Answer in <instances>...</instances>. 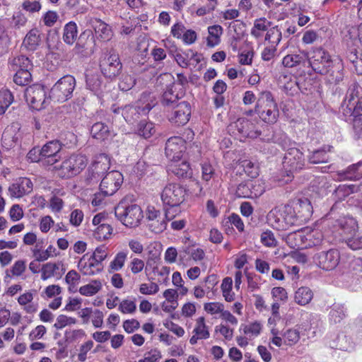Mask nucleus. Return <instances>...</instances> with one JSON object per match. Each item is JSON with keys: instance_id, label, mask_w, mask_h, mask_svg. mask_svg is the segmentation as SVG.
<instances>
[{"instance_id": "nucleus-53", "label": "nucleus", "mask_w": 362, "mask_h": 362, "mask_svg": "<svg viewBox=\"0 0 362 362\" xmlns=\"http://www.w3.org/2000/svg\"><path fill=\"white\" fill-rule=\"evenodd\" d=\"M55 251V248L49 245L45 250L41 251L40 249L35 248L33 250V257L35 258L37 262H43L47 260L51 255L52 253Z\"/></svg>"}, {"instance_id": "nucleus-8", "label": "nucleus", "mask_w": 362, "mask_h": 362, "mask_svg": "<svg viewBox=\"0 0 362 362\" xmlns=\"http://www.w3.org/2000/svg\"><path fill=\"white\" fill-rule=\"evenodd\" d=\"M307 61L312 69L320 74L329 73L334 63L329 53L320 47L308 52Z\"/></svg>"}, {"instance_id": "nucleus-47", "label": "nucleus", "mask_w": 362, "mask_h": 362, "mask_svg": "<svg viewBox=\"0 0 362 362\" xmlns=\"http://www.w3.org/2000/svg\"><path fill=\"white\" fill-rule=\"evenodd\" d=\"M108 133V127L102 122H96L92 125V137L94 139L104 140Z\"/></svg>"}, {"instance_id": "nucleus-60", "label": "nucleus", "mask_w": 362, "mask_h": 362, "mask_svg": "<svg viewBox=\"0 0 362 362\" xmlns=\"http://www.w3.org/2000/svg\"><path fill=\"white\" fill-rule=\"evenodd\" d=\"M261 243L267 247H275L277 245L274 233L269 230L264 231L261 235Z\"/></svg>"}, {"instance_id": "nucleus-37", "label": "nucleus", "mask_w": 362, "mask_h": 362, "mask_svg": "<svg viewBox=\"0 0 362 362\" xmlns=\"http://www.w3.org/2000/svg\"><path fill=\"white\" fill-rule=\"evenodd\" d=\"M93 231V236L98 240H105L110 238L112 233V228L109 223H103L100 226H95Z\"/></svg>"}, {"instance_id": "nucleus-21", "label": "nucleus", "mask_w": 362, "mask_h": 362, "mask_svg": "<svg viewBox=\"0 0 362 362\" xmlns=\"http://www.w3.org/2000/svg\"><path fill=\"white\" fill-rule=\"evenodd\" d=\"M110 160L107 155L101 153L96 156L92 162V180H100L109 170Z\"/></svg>"}, {"instance_id": "nucleus-28", "label": "nucleus", "mask_w": 362, "mask_h": 362, "mask_svg": "<svg viewBox=\"0 0 362 362\" xmlns=\"http://www.w3.org/2000/svg\"><path fill=\"white\" fill-rule=\"evenodd\" d=\"M169 170L180 178L190 177L192 174L189 164L187 161H182L180 163L174 162L169 166Z\"/></svg>"}, {"instance_id": "nucleus-52", "label": "nucleus", "mask_w": 362, "mask_h": 362, "mask_svg": "<svg viewBox=\"0 0 362 362\" xmlns=\"http://www.w3.org/2000/svg\"><path fill=\"white\" fill-rule=\"evenodd\" d=\"M352 250H362V235H351L343 240Z\"/></svg>"}, {"instance_id": "nucleus-35", "label": "nucleus", "mask_w": 362, "mask_h": 362, "mask_svg": "<svg viewBox=\"0 0 362 362\" xmlns=\"http://www.w3.org/2000/svg\"><path fill=\"white\" fill-rule=\"evenodd\" d=\"M327 80L331 83H338L342 81L344 74L342 72V64L340 62L332 64L330 71L327 74Z\"/></svg>"}, {"instance_id": "nucleus-43", "label": "nucleus", "mask_w": 362, "mask_h": 362, "mask_svg": "<svg viewBox=\"0 0 362 362\" xmlns=\"http://www.w3.org/2000/svg\"><path fill=\"white\" fill-rule=\"evenodd\" d=\"M32 69H21L16 73L13 76V81L16 84L21 86H27L32 80L30 70Z\"/></svg>"}, {"instance_id": "nucleus-5", "label": "nucleus", "mask_w": 362, "mask_h": 362, "mask_svg": "<svg viewBox=\"0 0 362 362\" xmlns=\"http://www.w3.org/2000/svg\"><path fill=\"white\" fill-rule=\"evenodd\" d=\"M295 210L289 204L272 209L267 215L269 224L277 230H288L296 224Z\"/></svg>"}, {"instance_id": "nucleus-4", "label": "nucleus", "mask_w": 362, "mask_h": 362, "mask_svg": "<svg viewBox=\"0 0 362 362\" xmlns=\"http://www.w3.org/2000/svg\"><path fill=\"white\" fill-rule=\"evenodd\" d=\"M156 98L150 92H144L136 105H127L123 108L114 110L115 113L121 112L123 117L127 122L136 119L139 115H147L156 105Z\"/></svg>"}, {"instance_id": "nucleus-1", "label": "nucleus", "mask_w": 362, "mask_h": 362, "mask_svg": "<svg viewBox=\"0 0 362 362\" xmlns=\"http://www.w3.org/2000/svg\"><path fill=\"white\" fill-rule=\"evenodd\" d=\"M346 107H342L346 117H353V128L358 138H362V95L359 87L354 85L349 88L344 100Z\"/></svg>"}, {"instance_id": "nucleus-30", "label": "nucleus", "mask_w": 362, "mask_h": 362, "mask_svg": "<svg viewBox=\"0 0 362 362\" xmlns=\"http://www.w3.org/2000/svg\"><path fill=\"white\" fill-rule=\"evenodd\" d=\"M308 52H300L299 54H289L282 59V64L285 67L293 68L307 61Z\"/></svg>"}, {"instance_id": "nucleus-26", "label": "nucleus", "mask_w": 362, "mask_h": 362, "mask_svg": "<svg viewBox=\"0 0 362 362\" xmlns=\"http://www.w3.org/2000/svg\"><path fill=\"white\" fill-rule=\"evenodd\" d=\"M305 229V248L320 245L323 240V233L318 229Z\"/></svg>"}, {"instance_id": "nucleus-39", "label": "nucleus", "mask_w": 362, "mask_h": 362, "mask_svg": "<svg viewBox=\"0 0 362 362\" xmlns=\"http://www.w3.org/2000/svg\"><path fill=\"white\" fill-rule=\"evenodd\" d=\"M77 33L76 24L74 22H69L64 28V41L69 45H72L76 39Z\"/></svg>"}, {"instance_id": "nucleus-64", "label": "nucleus", "mask_w": 362, "mask_h": 362, "mask_svg": "<svg viewBox=\"0 0 362 362\" xmlns=\"http://www.w3.org/2000/svg\"><path fill=\"white\" fill-rule=\"evenodd\" d=\"M119 310L124 314L133 313L136 309L134 301L130 300H123L118 308Z\"/></svg>"}, {"instance_id": "nucleus-14", "label": "nucleus", "mask_w": 362, "mask_h": 362, "mask_svg": "<svg viewBox=\"0 0 362 362\" xmlns=\"http://www.w3.org/2000/svg\"><path fill=\"white\" fill-rule=\"evenodd\" d=\"M340 261V253L336 249L320 251L313 256L314 263L320 268L331 271L337 267Z\"/></svg>"}, {"instance_id": "nucleus-9", "label": "nucleus", "mask_w": 362, "mask_h": 362, "mask_svg": "<svg viewBox=\"0 0 362 362\" xmlns=\"http://www.w3.org/2000/svg\"><path fill=\"white\" fill-rule=\"evenodd\" d=\"M86 165V159L81 155H71L59 165H55L57 175L62 178H70L78 175Z\"/></svg>"}, {"instance_id": "nucleus-40", "label": "nucleus", "mask_w": 362, "mask_h": 362, "mask_svg": "<svg viewBox=\"0 0 362 362\" xmlns=\"http://www.w3.org/2000/svg\"><path fill=\"white\" fill-rule=\"evenodd\" d=\"M270 22L266 18H259L255 21L254 25L251 30V35L255 38H259L262 35V33L268 29Z\"/></svg>"}, {"instance_id": "nucleus-7", "label": "nucleus", "mask_w": 362, "mask_h": 362, "mask_svg": "<svg viewBox=\"0 0 362 362\" xmlns=\"http://www.w3.org/2000/svg\"><path fill=\"white\" fill-rule=\"evenodd\" d=\"M122 66L119 54L113 49L103 52L99 59V67L102 74L111 80L120 74Z\"/></svg>"}, {"instance_id": "nucleus-25", "label": "nucleus", "mask_w": 362, "mask_h": 362, "mask_svg": "<svg viewBox=\"0 0 362 362\" xmlns=\"http://www.w3.org/2000/svg\"><path fill=\"white\" fill-rule=\"evenodd\" d=\"M92 27L95 30V37L100 41H107L111 38L112 31L110 27L99 19L92 21Z\"/></svg>"}, {"instance_id": "nucleus-24", "label": "nucleus", "mask_w": 362, "mask_h": 362, "mask_svg": "<svg viewBox=\"0 0 362 362\" xmlns=\"http://www.w3.org/2000/svg\"><path fill=\"white\" fill-rule=\"evenodd\" d=\"M286 242L293 249L305 248V229L288 233Z\"/></svg>"}, {"instance_id": "nucleus-57", "label": "nucleus", "mask_w": 362, "mask_h": 362, "mask_svg": "<svg viewBox=\"0 0 362 362\" xmlns=\"http://www.w3.org/2000/svg\"><path fill=\"white\" fill-rule=\"evenodd\" d=\"M338 346L340 350L350 352L354 350L356 344L351 337L344 335L339 337Z\"/></svg>"}, {"instance_id": "nucleus-33", "label": "nucleus", "mask_w": 362, "mask_h": 362, "mask_svg": "<svg viewBox=\"0 0 362 362\" xmlns=\"http://www.w3.org/2000/svg\"><path fill=\"white\" fill-rule=\"evenodd\" d=\"M344 179L346 180H359L362 178V162L353 164L347 169L339 174Z\"/></svg>"}, {"instance_id": "nucleus-54", "label": "nucleus", "mask_w": 362, "mask_h": 362, "mask_svg": "<svg viewBox=\"0 0 362 362\" xmlns=\"http://www.w3.org/2000/svg\"><path fill=\"white\" fill-rule=\"evenodd\" d=\"M186 254H190L192 258L195 261L202 260L204 257V252L200 248L190 250V249L187 247L179 252V257L180 259H184L186 257Z\"/></svg>"}, {"instance_id": "nucleus-61", "label": "nucleus", "mask_w": 362, "mask_h": 362, "mask_svg": "<svg viewBox=\"0 0 362 362\" xmlns=\"http://www.w3.org/2000/svg\"><path fill=\"white\" fill-rule=\"evenodd\" d=\"M215 175V169L211 164L204 162L202 164V177L204 181H209Z\"/></svg>"}, {"instance_id": "nucleus-44", "label": "nucleus", "mask_w": 362, "mask_h": 362, "mask_svg": "<svg viewBox=\"0 0 362 362\" xmlns=\"http://www.w3.org/2000/svg\"><path fill=\"white\" fill-rule=\"evenodd\" d=\"M233 280L230 277H226L223 279L221 288L224 299L227 302L234 300L235 293L232 291Z\"/></svg>"}, {"instance_id": "nucleus-49", "label": "nucleus", "mask_w": 362, "mask_h": 362, "mask_svg": "<svg viewBox=\"0 0 362 362\" xmlns=\"http://www.w3.org/2000/svg\"><path fill=\"white\" fill-rule=\"evenodd\" d=\"M262 325L259 322H254L248 325H242L240 330L242 329L245 334L252 337H257L262 331Z\"/></svg>"}, {"instance_id": "nucleus-51", "label": "nucleus", "mask_w": 362, "mask_h": 362, "mask_svg": "<svg viewBox=\"0 0 362 362\" xmlns=\"http://www.w3.org/2000/svg\"><path fill=\"white\" fill-rule=\"evenodd\" d=\"M245 173L250 177L254 178L259 175L257 165L250 160H244L240 162Z\"/></svg>"}, {"instance_id": "nucleus-34", "label": "nucleus", "mask_w": 362, "mask_h": 362, "mask_svg": "<svg viewBox=\"0 0 362 362\" xmlns=\"http://www.w3.org/2000/svg\"><path fill=\"white\" fill-rule=\"evenodd\" d=\"M136 134L144 139H148L152 136L155 132V125L153 122L146 120H141L137 124Z\"/></svg>"}, {"instance_id": "nucleus-12", "label": "nucleus", "mask_w": 362, "mask_h": 362, "mask_svg": "<svg viewBox=\"0 0 362 362\" xmlns=\"http://www.w3.org/2000/svg\"><path fill=\"white\" fill-rule=\"evenodd\" d=\"M75 83V78L72 76H63L52 88L50 97L57 102H65L71 96Z\"/></svg>"}, {"instance_id": "nucleus-50", "label": "nucleus", "mask_w": 362, "mask_h": 362, "mask_svg": "<svg viewBox=\"0 0 362 362\" xmlns=\"http://www.w3.org/2000/svg\"><path fill=\"white\" fill-rule=\"evenodd\" d=\"M355 192H356L355 185H340L335 190V197L338 199L342 200Z\"/></svg>"}, {"instance_id": "nucleus-59", "label": "nucleus", "mask_w": 362, "mask_h": 362, "mask_svg": "<svg viewBox=\"0 0 362 362\" xmlns=\"http://www.w3.org/2000/svg\"><path fill=\"white\" fill-rule=\"evenodd\" d=\"M135 81L132 76L123 74L119 83V88L122 91H127L135 85Z\"/></svg>"}, {"instance_id": "nucleus-63", "label": "nucleus", "mask_w": 362, "mask_h": 362, "mask_svg": "<svg viewBox=\"0 0 362 362\" xmlns=\"http://www.w3.org/2000/svg\"><path fill=\"white\" fill-rule=\"evenodd\" d=\"M159 286L156 283L141 284L139 287V292L144 295H153L158 292Z\"/></svg>"}, {"instance_id": "nucleus-29", "label": "nucleus", "mask_w": 362, "mask_h": 362, "mask_svg": "<svg viewBox=\"0 0 362 362\" xmlns=\"http://www.w3.org/2000/svg\"><path fill=\"white\" fill-rule=\"evenodd\" d=\"M8 66L11 70L18 73L21 69H33V64L28 57L24 55H20L11 59L8 62Z\"/></svg>"}, {"instance_id": "nucleus-3", "label": "nucleus", "mask_w": 362, "mask_h": 362, "mask_svg": "<svg viewBox=\"0 0 362 362\" xmlns=\"http://www.w3.org/2000/svg\"><path fill=\"white\" fill-rule=\"evenodd\" d=\"M116 218L126 227H138L144 218L141 208L136 204H130L122 199L115 208Z\"/></svg>"}, {"instance_id": "nucleus-13", "label": "nucleus", "mask_w": 362, "mask_h": 362, "mask_svg": "<svg viewBox=\"0 0 362 362\" xmlns=\"http://www.w3.org/2000/svg\"><path fill=\"white\" fill-rule=\"evenodd\" d=\"M228 131L235 136L242 138H257L259 132L256 129L255 124L246 118H239L235 122H232L228 127Z\"/></svg>"}, {"instance_id": "nucleus-20", "label": "nucleus", "mask_w": 362, "mask_h": 362, "mask_svg": "<svg viewBox=\"0 0 362 362\" xmlns=\"http://www.w3.org/2000/svg\"><path fill=\"white\" fill-rule=\"evenodd\" d=\"M33 190V182L27 177H19L8 187L11 197L21 198Z\"/></svg>"}, {"instance_id": "nucleus-16", "label": "nucleus", "mask_w": 362, "mask_h": 362, "mask_svg": "<svg viewBox=\"0 0 362 362\" xmlns=\"http://www.w3.org/2000/svg\"><path fill=\"white\" fill-rule=\"evenodd\" d=\"M25 97L31 107L40 110L44 107L46 93L44 87L40 84H34L25 89Z\"/></svg>"}, {"instance_id": "nucleus-31", "label": "nucleus", "mask_w": 362, "mask_h": 362, "mask_svg": "<svg viewBox=\"0 0 362 362\" xmlns=\"http://www.w3.org/2000/svg\"><path fill=\"white\" fill-rule=\"evenodd\" d=\"M107 249L105 245H100L96 247L92 254V260L95 261V263L92 262V267H96V271L98 272L102 271L103 269V266L101 263L107 256Z\"/></svg>"}, {"instance_id": "nucleus-15", "label": "nucleus", "mask_w": 362, "mask_h": 362, "mask_svg": "<svg viewBox=\"0 0 362 362\" xmlns=\"http://www.w3.org/2000/svg\"><path fill=\"white\" fill-rule=\"evenodd\" d=\"M334 230L344 240L351 235H355L358 230V221L350 215H341L337 218L333 224Z\"/></svg>"}, {"instance_id": "nucleus-42", "label": "nucleus", "mask_w": 362, "mask_h": 362, "mask_svg": "<svg viewBox=\"0 0 362 362\" xmlns=\"http://www.w3.org/2000/svg\"><path fill=\"white\" fill-rule=\"evenodd\" d=\"M40 41L38 31L37 30H31L25 36L23 44L30 50L36 49Z\"/></svg>"}, {"instance_id": "nucleus-11", "label": "nucleus", "mask_w": 362, "mask_h": 362, "mask_svg": "<svg viewBox=\"0 0 362 362\" xmlns=\"http://www.w3.org/2000/svg\"><path fill=\"white\" fill-rule=\"evenodd\" d=\"M187 191L178 183L167 184L160 193V198L165 206L171 208L180 206L185 200Z\"/></svg>"}, {"instance_id": "nucleus-19", "label": "nucleus", "mask_w": 362, "mask_h": 362, "mask_svg": "<svg viewBox=\"0 0 362 362\" xmlns=\"http://www.w3.org/2000/svg\"><path fill=\"white\" fill-rule=\"evenodd\" d=\"M191 115V106L185 101L179 102L168 115L169 121L177 126L185 124Z\"/></svg>"}, {"instance_id": "nucleus-10", "label": "nucleus", "mask_w": 362, "mask_h": 362, "mask_svg": "<svg viewBox=\"0 0 362 362\" xmlns=\"http://www.w3.org/2000/svg\"><path fill=\"white\" fill-rule=\"evenodd\" d=\"M174 216L170 214V209H167L164 215L153 206H148L146 211V219L149 230L155 233H160L167 228L168 221L173 219Z\"/></svg>"}, {"instance_id": "nucleus-2", "label": "nucleus", "mask_w": 362, "mask_h": 362, "mask_svg": "<svg viewBox=\"0 0 362 362\" xmlns=\"http://www.w3.org/2000/svg\"><path fill=\"white\" fill-rule=\"evenodd\" d=\"M255 112L265 123L274 124L276 122L279 110L277 103L270 91L264 90L259 94L255 107Z\"/></svg>"}, {"instance_id": "nucleus-58", "label": "nucleus", "mask_w": 362, "mask_h": 362, "mask_svg": "<svg viewBox=\"0 0 362 362\" xmlns=\"http://www.w3.org/2000/svg\"><path fill=\"white\" fill-rule=\"evenodd\" d=\"M281 39V32L278 26L270 28L265 36V40L269 41L273 45H278Z\"/></svg>"}, {"instance_id": "nucleus-32", "label": "nucleus", "mask_w": 362, "mask_h": 362, "mask_svg": "<svg viewBox=\"0 0 362 362\" xmlns=\"http://www.w3.org/2000/svg\"><path fill=\"white\" fill-rule=\"evenodd\" d=\"M208 32L207 45L213 47L220 42V37L223 34V29L219 25H214L208 28Z\"/></svg>"}, {"instance_id": "nucleus-38", "label": "nucleus", "mask_w": 362, "mask_h": 362, "mask_svg": "<svg viewBox=\"0 0 362 362\" xmlns=\"http://www.w3.org/2000/svg\"><path fill=\"white\" fill-rule=\"evenodd\" d=\"M128 250H122L118 252L113 259L110 263V269L112 271L117 272L121 270L124 266V263L127 259Z\"/></svg>"}, {"instance_id": "nucleus-22", "label": "nucleus", "mask_w": 362, "mask_h": 362, "mask_svg": "<svg viewBox=\"0 0 362 362\" xmlns=\"http://www.w3.org/2000/svg\"><path fill=\"white\" fill-rule=\"evenodd\" d=\"M293 209L295 210L296 221H307L313 214V206L310 201L306 198L298 199Z\"/></svg>"}, {"instance_id": "nucleus-36", "label": "nucleus", "mask_w": 362, "mask_h": 362, "mask_svg": "<svg viewBox=\"0 0 362 362\" xmlns=\"http://www.w3.org/2000/svg\"><path fill=\"white\" fill-rule=\"evenodd\" d=\"M62 146L59 141L57 140L47 142L41 148L39 156H57Z\"/></svg>"}, {"instance_id": "nucleus-27", "label": "nucleus", "mask_w": 362, "mask_h": 362, "mask_svg": "<svg viewBox=\"0 0 362 362\" xmlns=\"http://www.w3.org/2000/svg\"><path fill=\"white\" fill-rule=\"evenodd\" d=\"M313 298V292L308 286H301L294 293V301L299 305L305 306Z\"/></svg>"}, {"instance_id": "nucleus-18", "label": "nucleus", "mask_w": 362, "mask_h": 362, "mask_svg": "<svg viewBox=\"0 0 362 362\" xmlns=\"http://www.w3.org/2000/svg\"><path fill=\"white\" fill-rule=\"evenodd\" d=\"M185 149V140L180 136H173L166 141L165 153L171 161L177 162L182 157Z\"/></svg>"}, {"instance_id": "nucleus-23", "label": "nucleus", "mask_w": 362, "mask_h": 362, "mask_svg": "<svg viewBox=\"0 0 362 362\" xmlns=\"http://www.w3.org/2000/svg\"><path fill=\"white\" fill-rule=\"evenodd\" d=\"M332 147L330 146H323L322 147L310 151L307 156V159L310 164H320L328 163L330 160L329 152Z\"/></svg>"}, {"instance_id": "nucleus-17", "label": "nucleus", "mask_w": 362, "mask_h": 362, "mask_svg": "<svg viewBox=\"0 0 362 362\" xmlns=\"http://www.w3.org/2000/svg\"><path fill=\"white\" fill-rule=\"evenodd\" d=\"M123 182L122 174L117 170H112L107 173L102 179L100 185V190H103L106 194H114Z\"/></svg>"}, {"instance_id": "nucleus-56", "label": "nucleus", "mask_w": 362, "mask_h": 362, "mask_svg": "<svg viewBox=\"0 0 362 362\" xmlns=\"http://www.w3.org/2000/svg\"><path fill=\"white\" fill-rule=\"evenodd\" d=\"M250 187H252L250 181L239 184L235 191L236 196L242 198H252Z\"/></svg>"}, {"instance_id": "nucleus-55", "label": "nucleus", "mask_w": 362, "mask_h": 362, "mask_svg": "<svg viewBox=\"0 0 362 362\" xmlns=\"http://www.w3.org/2000/svg\"><path fill=\"white\" fill-rule=\"evenodd\" d=\"M178 103L177 95L172 90L164 92L162 96V104L164 106L174 107Z\"/></svg>"}, {"instance_id": "nucleus-6", "label": "nucleus", "mask_w": 362, "mask_h": 362, "mask_svg": "<svg viewBox=\"0 0 362 362\" xmlns=\"http://www.w3.org/2000/svg\"><path fill=\"white\" fill-rule=\"evenodd\" d=\"M282 148L286 150L283 159V168L289 175L303 168L305 166V158L303 153L296 147V144L292 143L286 137L281 143Z\"/></svg>"}, {"instance_id": "nucleus-41", "label": "nucleus", "mask_w": 362, "mask_h": 362, "mask_svg": "<svg viewBox=\"0 0 362 362\" xmlns=\"http://www.w3.org/2000/svg\"><path fill=\"white\" fill-rule=\"evenodd\" d=\"M284 342L289 346L297 344L300 338L299 328L293 327L285 330L282 334Z\"/></svg>"}, {"instance_id": "nucleus-48", "label": "nucleus", "mask_w": 362, "mask_h": 362, "mask_svg": "<svg viewBox=\"0 0 362 362\" xmlns=\"http://www.w3.org/2000/svg\"><path fill=\"white\" fill-rule=\"evenodd\" d=\"M13 101V96L8 90L0 91V115L5 113L7 108Z\"/></svg>"}, {"instance_id": "nucleus-45", "label": "nucleus", "mask_w": 362, "mask_h": 362, "mask_svg": "<svg viewBox=\"0 0 362 362\" xmlns=\"http://www.w3.org/2000/svg\"><path fill=\"white\" fill-rule=\"evenodd\" d=\"M193 333L197 334L201 339H206L209 337L210 334L208 327L206 325L204 317H199L196 320V325L194 328Z\"/></svg>"}, {"instance_id": "nucleus-62", "label": "nucleus", "mask_w": 362, "mask_h": 362, "mask_svg": "<svg viewBox=\"0 0 362 362\" xmlns=\"http://www.w3.org/2000/svg\"><path fill=\"white\" fill-rule=\"evenodd\" d=\"M59 269L57 264L47 263L42 268V279L46 280L54 275L55 271Z\"/></svg>"}, {"instance_id": "nucleus-46", "label": "nucleus", "mask_w": 362, "mask_h": 362, "mask_svg": "<svg viewBox=\"0 0 362 362\" xmlns=\"http://www.w3.org/2000/svg\"><path fill=\"white\" fill-rule=\"evenodd\" d=\"M346 316V310L342 305L334 304L329 314V320L337 323L341 322Z\"/></svg>"}]
</instances>
